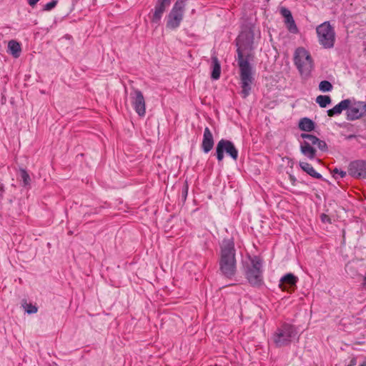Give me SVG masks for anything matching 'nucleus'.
<instances>
[{"instance_id":"f257e3e1","label":"nucleus","mask_w":366,"mask_h":366,"mask_svg":"<svg viewBox=\"0 0 366 366\" xmlns=\"http://www.w3.org/2000/svg\"><path fill=\"white\" fill-rule=\"evenodd\" d=\"M254 34L252 29L242 31L236 39L237 64L242 88L240 94L243 99H246L250 94L252 84L254 80V69L251 64L254 59Z\"/></svg>"},{"instance_id":"f03ea898","label":"nucleus","mask_w":366,"mask_h":366,"mask_svg":"<svg viewBox=\"0 0 366 366\" xmlns=\"http://www.w3.org/2000/svg\"><path fill=\"white\" fill-rule=\"evenodd\" d=\"M219 270L225 277L231 279L236 273V249L233 238L224 239L220 245Z\"/></svg>"},{"instance_id":"7ed1b4c3","label":"nucleus","mask_w":366,"mask_h":366,"mask_svg":"<svg viewBox=\"0 0 366 366\" xmlns=\"http://www.w3.org/2000/svg\"><path fill=\"white\" fill-rule=\"evenodd\" d=\"M298 330L294 325L283 322L274 332L271 340L275 347H282L290 345L295 340H298Z\"/></svg>"},{"instance_id":"20e7f679","label":"nucleus","mask_w":366,"mask_h":366,"mask_svg":"<svg viewBox=\"0 0 366 366\" xmlns=\"http://www.w3.org/2000/svg\"><path fill=\"white\" fill-rule=\"evenodd\" d=\"M300 137L304 139L300 144L301 153L308 159H314L317 156V150L313 147L315 145L322 152L328 151L327 143L316 136L307 133H302Z\"/></svg>"},{"instance_id":"39448f33","label":"nucleus","mask_w":366,"mask_h":366,"mask_svg":"<svg viewBox=\"0 0 366 366\" xmlns=\"http://www.w3.org/2000/svg\"><path fill=\"white\" fill-rule=\"evenodd\" d=\"M262 259L259 256L249 257V263L244 264V274L248 282L253 287L263 284Z\"/></svg>"},{"instance_id":"423d86ee","label":"nucleus","mask_w":366,"mask_h":366,"mask_svg":"<svg viewBox=\"0 0 366 366\" xmlns=\"http://www.w3.org/2000/svg\"><path fill=\"white\" fill-rule=\"evenodd\" d=\"M294 63L302 76H307L312 69V59L303 47H298L294 54Z\"/></svg>"},{"instance_id":"0eeeda50","label":"nucleus","mask_w":366,"mask_h":366,"mask_svg":"<svg viewBox=\"0 0 366 366\" xmlns=\"http://www.w3.org/2000/svg\"><path fill=\"white\" fill-rule=\"evenodd\" d=\"M316 31L319 43L325 49H331L334 46L335 41V32L334 28L329 21H325L319 25Z\"/></svg>"},{"instance_id":"6e6552de","label":"nucleus","mask_w":366,"mask_h":366,"mask_svg":"<svg viewBox=\"0 0 366 366\" xmlns=\"http://www.w3.org/2000/svg\"><path fill=\"white\" fill-rule=\"evenodd\" d=\"M224 152L234 160H237L238 158V150L233 142L227 139H222L218 142L216 146V152L214 154L218 162H222Z\"/></svg>"},{"instance_id":"1a4fd4ad","label":"nucleus","mask_w":366,"mask_h":366,"mask_svg":"<svg viewBox=\"0 0 366 366\" xmlns=\"http://www.w3.org/2000/svg\"><path fill=\"white\" fill-rule=\"evenodd\" d=\"M347 119L349 121H355L357 119H360L363 117L366 116V102L362 101H354L352 102L350 100V104L349 107L347 108Z\"/></svg>"},{"instance_id":"9d476101","label":"nucleus","mask_w":366,"mask_h":366,"mask_svg":"<svg viewBox=\"0 0 366 366\" xmlns=\"http://www.w3.org/2000/svg\"><path fill=\"white\" fill-rule=\"evenodd\" d=\"M130 98L135 112L139 116L144 117L146 113V104L142 92L137 89L133 88L130 94Z\"/></svg>"},{"instance_id":"9b49d317","label":"nucleus","mask_w":366,"mask_h":366,"mask_svg":"<svg viewBox=\"0 0 366 366\" xmlns=\"http://www.w3.org/2000/svg\"><path fill=\"white\" fill-rule=\"evenodd\" d=\"M172 0H157L154 9L152 11V14L150 16L151 22L152 24L157 25L160 24L162 17L167 8L169 6Z\"/></svg>"},{"instance_id":"f8f14e48","label":"nucleus","mask_w":366,"mask_h":366,"mask_svg":"<svg viewBox=\"0 0 366 366\" xmlns=\"http://www.w3.org/2000/svg\"><path fill=\"white\" fill-rule=\"evenodd\" d=\"M348 174L356 179H366V160H355L348 165Z\"/></svg>"},{"instance_id":"ddd939ff","label":"nucleus","mask_w":366,"mask_h":366,"mask_svg":"<svg viewBox=\"0 0 366 366\" xmlns=\"http://www.w3.org/2000/svg\"><path fill=\"white\" fill-rule=\"evenodd\" d=\"M297 277L292 273H287L281 277L279 287L284 291L292 292L297 287Z\"/></svg>"},{"instance_id":"4468645a","label":"nucleus","mask_w":366,"mask_h":366,"mask_svg":"<svg viewBox=\"0 0 366 366\" xmlns=\"http://www.w3.org/2000/svg\"><path fill=\"white\" fill-rule=\"evenodd\" d=\"M214 144V142L212 133L211 132L209 127H205L203 134V139L201 145L202 151L204 153L207 154L212 149Z\"/></svg>"},{"instance_id":"2eb2a0df","label":"nucleus","mask_w":366,"mask_h":366,"mask_svg":"<svg viewBox=\"0 0 366 366\" xmlns=\"http://www.w3.org/2000/svg\"><path fill=\"white\" fill-rule=\"evenodd\" d=\"M350 104V99H346L341 101L339 104L335 105L333 108L328 109L327 111V115L329 117H334L335 115L340 114L343 110H347Z\"/></svg>"},{"instance_id":"dca6fc26","label":"nucleus","mask_w":366,"mask_h":366,"mask_svg":"<svg viewBox=\"0 0 366 366\" xmlns=\"http://www.w3.org/2000/svg\"><path fill=\"white\" fill-rule=\"evenodd\" d=\"M300 167L304 172H305L307 174H309L312 177L317 179H323L322 174L317 172L315 171V169H314V167L310 164L305 162H300Z\"/></svg>"},{"instance_id":"f3484780","label":"nucleus","mask_w":366,"mask_h":366,"mask_svg":"<svg viewBox=\"0 0 366 366\" xmlns=\"http://www.w3.org/2000/svg\"><path fill=\"white\" fill-rule=\"evenodd\" d=\"M298 127L301 131L310 132L315 129V123L310 118L303 117L300 119Z\"/></svg>"},{"instance_id":"a211bd4d","label":"nucleus","mask_w":366,"mask_h":366,"mask_svg":"<svg viewBox=\"0 0 366 366\" xmlns=\"http://www.w3.org/2000/svg\"><path fill=\"white\" fill-rule=\"evenodd\" d=\"M182 20V18L168 14L166 17V26L169 29H176L180 26Z\"/></svg>"},{"instance_id":"6ab92c4d","label":"nucleus","mask_w":366,"mask_h":366,"mask_svg":"<svg viewBox=\"0 0 366 366\" xmlns=\"http://www.w3.org/2000/svg\"><path fill=\"white\" fill-rule=\"evenodd\" d=\"M182 20V18L168 14L166 17V26L169 29H176L180 26Z\"/></svg>"},{"instance_id":"aec40b11","label":"nucleus","mask_w":366,"mask_h":366,"mask_svg":"<svg viewBox=\"0 0 366 366\" xmlns=\"http://www.w3.org/2000/svg\"><path fill=\"white\" fill-rule=\"evenodd\" d=\"M212 71L211 74V78L214 80L219 79L221 74V66L216 56H212Z\"/></svg>"},{"instance_id":"412c9836","label":"nucleus","mask_w":366,"mask_h":366,"mask_svg":"<svg viewBox=\"0 0 366 366\" xmlns=\"http://www.w3.org/2000/svg\"><path fill=\"white\" fill-rule=\"evenodd\" d=\"M8 49L9 51V53L14 57L18 58L21 51V48L20 44L15 41V40H11L9 41L8 44Z\"/></svg>"},{"instance_id":"4be33fe9","label":"nucleus","mask_w":366,"mask_h":366,"mask_svg":"<svg viewBox=\"0 0 366 366\" xmlns=\"http://www.w3.org/2000/svg\"><path fill=\"white\" fill-rule=\"evenodd\" d=\"M20 180L22 182V186L24 187H28L30 186L31 178L29 174L24 169H20Z\"/></svg>"},{"instance_id":"5701e85b","label":"nucleus","mask_w":366,"mask_h":366,"mask_svg":"<svg viewBox=\"0 0 366 366\" xmlns=\"http://www.w3.org/2000/svg\"><path fill=\"white\" fill-rule=\"evenodd\" d=\"M285 22L290 32L292 34H297L298 32V28L295 24V21L292 16L287 19H285Z\"/></svg>"},{"instance_id":"b1692460","label":"nucleus","mask_w":366,"mask_h":366,"mask_svg":"<svg viewBox=\"0 0 366 366\" xmlns=\"http://www.w3.org/2000/svg\"><path fill=\"white\" fill-rule=\"evenodd\" d=\"M316 102L322 108H325L328 104L331 103V98L327 95H319L316 98Z\"/></svg>"},{"instance_id":"393cba45","label":"nucleus","mask_w":366,"mask_h":366,"mask_svg":"<svg viewBox=\"0 0 366 366\" xmlns=\"http://www.w3.org/2000/svg\"><path fill=\"white\" fill-rule=\"evenodd\" d=\"M332 88V84L327 80H323L319 84V89L322 92H330Z\"/></svg>"},{"instance_id":"a878e982","label":"nucleus","mask_w":366,"mask_h":366,"mask_svg":"<svg viewBox=\"0 0 366 366\" xmlns=\"http://www.w3.org/2000/svg\"><path fill=\"white\" fill-rule=\"evenodd\" d=\"M188 190H189L188 182H187V180H185L183 184V186L182 187L181 198H182V200L183 202H184L187 199V194H188Z\"/></svg>"},{"instance_id":"bb28decb","label":"nucleus","mask_w":366,"mask_h":366,"mask_svg":"<svg viewBox=\"0 0 366 366\" xmlns=\"http://www.w3.org/2000/svg\"><path fill=\"white\" fill-rule=\"evenodd\" d=\"M24 307H25V311L28 314H34V313H36L38 311L37 307L35 305H33L30 303L29 304L26 303Z\"/></svg>"},{"instance_id":"cd10ccee","label":"nucleus","mask_w":366,"mask_h":366,"mask_svg":"<svg viewBox=\"0 0 366 366\" xmlns=\"http://www.w3.org/2000/svg\"><path fill=\"white\" fill-rule=\"evenodd\" d=\"M57 0H52L50 2L46 4L43 7V11H51L52 10L57 4Z\"/></svg>"},{"instance_id":"c85d7f7f","label":"nucleus","mask_w":366,"mask_h":366,"mask_svg":"<svg viewBox=\"0 0 366 366\" xmlns=\"http://www.w3.org/2000/svg\"><path fill=\"white\" fill-rule=\"evenodd\" d=\"M280 14L285 18V19H287L289 17L292 16L291 11L288 9H287L285 7L281 8Z\"/></svg>"},{"instance_id":"c756f323","label":"nucleus","mask_w":366,"mask_h":366,"mask_svg":"<svg viewBox=\"0 0 366 366\" xmlns=\"http://www.w3.org/2000/svg\"><path fill=\"white\" fill-rule=\"evenodd\" d=\"M332 172L334 174H338L341 178H344L347 174L346 172H345L342 169H337V168H335L333 169Z\"/></svg>"},{"instance_id":"7c9ffc66","label":"nucleus","mask_w":366,"mask_h":366,"mask_svg":"<svg viewBox=\"0 0 366 366\" xmlns=\"http://www.w3.org/2000/svg\"><path fill=\"white\" fill-rule=\"evenodd\" d=\"M320 219H321V221L324 223H326V222H328V223H331V219L330 218V217L325 214H322L320 215Z\"/></svg>"},{"instance_id":"2f4dec72","label":"nucleus","mask_w":366,"mask_h":366,"mask_svg":"<svg viewBox=\"0 0 366 366\" xmlns=\"http://www.w3.org/2000/svg\"><path fill=\"white\" fill-rule=\"evenodd\" d=\"M287 174H289V180L290 181L291 184L293 185V186H295L296 185V182H297V179L295 178V177L290 174V173H288Z\"/></svg>"},{"instance_id":"473e14b6","label":"nucleus","mask_w":366,"mask_h":366,"mask_svg":"<svg viewBox=\"0 0 366 366\" xmlns=\"http://www.w3.org/2000/svg\"><path fill=\"white\" fill-rule=\"evenodd\" d=\"M39 0H28V4L31 7H34Z\"/></svg>"},{"instance_id":"72a5a7b5","label":"nucleus","mask_w":366,"mask_h":366,"mask_svg":"<svg viewBox=\"0 0 366 366\" xmlns=\"http://www.w3.org/2000/svg\"><path fill=\"white\" fill-rule=\"evenodd\" d=\"M363 287L366 290V271H365V275H364V277H363Z\"/></svg>"},{"instance_id":"f704fd0d","label":"nucleus","mask_w":366,"mask_h":366,"mask_svg":"<svg viewBox=\"0 0 366 366\" xmlns=\"http://www.w3.org/2000/svg\"><path fill=\"white\" fill-rule=\"evenodd\" d=\"M359 366H366V362H363L361 365H360Z\"/></svg>"},{"instance_id":"c9c22d12","label":"nucleus","mask_w":366,"mask_h":366,"mask_svg":"<svg viewBox=\"0 0 366 366\" xmlns=\"http://www.w3.org/2000/svg\"><path fill=\"white\" fill-rule=\"evenodd\" d=\"M352 137H353V136H352V135H350V136L349 137V139H351V138H352Z\"/></svg>"}]
</instances>
